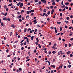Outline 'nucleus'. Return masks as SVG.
Returning <instances> with one entry per match:
<instances>
[{"label":"nucleus","instance_id":"obj_1","mask_svg":"<svg viewBox=\"0 0 73 73\" xmlns=\"http://www.w3.org/2000/svg\"><path fill=\"white\" fill-rule=\"evenodd\" d=\"M41 1L44 3V4H46V1L45 0H41Z\"/></svg>","mask_w":73,"mask_h":73},{"label":"nucleus","instance_id":"obj_2","mask_svg":"<svg viewBox=\"0 0 73 73\" xmlns=\"http://www.w3.org/2000/svg\"><path fill=\"white\" fill-rule=\"evenodd\" d=\"M11 27L13 28H15V27H16V26L14 25V24H12L11 25Z\"/></svg>","mask_w":73,"mask_h":73},{"label":"nucleus","instance_id":"obj_3","mask_svg":"<svg viewBox=\"0 0 73 73\" xmlns=\"http://www.w3.org/2000/svg\"><path fill=\"white\" fill-rule=\"evenodd\" d=\"M54 29H55V33H57V29H56V28L54 27Z\"/></svg>","mask_w":73,"mask_h":73},{"label":"nucleus","instance_id":"obj_4","mask_svg":"<svg viewBox=\"0 0 73 73\" xmlns=\"http://www.w3.org/2000/svg\"><path fill=\"white\" fill-rule=\"evenodd\" d=\"M23 6V3H21V4L20 5V7H22Z\"/></svg>","mask_w":73,"mask_h":73},{"label":"nucleus","instance_id":"obj_5","mask_svg":"<svg viewBox=\"0 0 73 73\" xmlns=\"http://www.w3.org/2000/svg\"><path fill=\"white\" fill-rule=\"evenodd\" d=\"M27 44H29V39H28V38H27Z\"/></svg>","mask_w":73,"mask_h":73},{"label":"nucleus","instance_id":"obj_6","mask_svg":"<svg viewBox=\"0 0 73 73\" xmlns=\"http://www.w3.org/2000/svg\"><path fill=\"white\" fill-rule=\"evenodd\" d=\"M20 4H21V2H19L18 4H17V5L18 6H19V5H20Z\"/></svg>","mask_w":73,"mask_h":73},{"label":"nucleus","instance_id":"obj_7","mask_svg":"<svg viewBox=\"0 0 73 73\" xmlns=\"http://www.w3.org/2000/svg\"><path fill=\"white\" fill-rule=\"evenodd\" d=\"M51 67H53V68H55V67H56L55 65H52L51 66Z\"/></svg>","mask_w":73,"mask_h":73},{"label":"nucleus","instance_id":"obj_8","mask_svg":"<svg viewBox=\"0 0 73 73\" xmlns=\"http://www.w3.org/2000/svg\"><path fill=\"white\" fill-rule=\"evenodd\" d=\"M34 37H35L34 36H32L31 37V40H33V38H34Z\"/></svg>","mask_w":73,"mask_h":73},{"label":"nucleus","instance_id":"obj_9","mask_svg":"<svg viewBox=\"0 0 73 73\" xmlns=\"http://www.w3.org/2000/svg\"><path fill=\"white\" fill-rule=\"evenodd\" d=\"M34 12V10H31L30 11H29V12H30V13H31L32 12Z\"/></svg>","mask_w":73,"mask_h":73},{"label":"nucleus","instance_id":"obj_10","mask_svg":"<svg viewBox=\"0 0 73 73\" xmlns=\"http://www.w3.org/2000/svg\"><path fill=\"white\" fill-rule=\"evenodd\" d=\"M3 20H7V18H6V17L3 18Z\"/></svg>","mask_w":73,"mask_h":73},{"label":"nucleus","instance_id":"obj_11","mask_svg":"<svg viewBox=\"0 0 73 73\" xmlns=\"http://www.w3.org/2000/svg\"><path fill=\"white\" fill-rule=\"evenodd\" d=\"M70 51H68L67 52V54H70Z\"/></svg>","mask_w":73,"mask_h":73},{"label":"nucleus","instance_id":"obj_12","mask_svg":"<svg viewBox=\"0 0 73 73\" xmlns=\"http://www.w3.org/2000/svg\"><path fill=\"white\" fill-rule=\"evenodd\" d=\"M52 5H55V4H56V3L55 2H53L52 3Z\"/></svg>","mask_w":73,"mask_h":73},{"label":"nucleus","instance_id":"obj_13","mask_svg":"<svg viewBox=\"0 0 73 73\" xmlns=\"http://www.w3.org/2000/svg\"><path fill=\"white\" fill-rule=\"evenodd\" d=\"M12 5V3H11L9 5H8V7H10V6H11Z\"/></svg>","mask_w":73,"mask_h":73},{"label":"nucleus","instance_id":"obj_14","mask_svg":"<svg viewBox=\"0 0 73 73\" xmlns=\"http://www.w3.org/2000/svg\"><path fill=\"white\" fill-rule=\"evenodd\" d=\"M65 5H69V3L67 2L65 3Z\"/></svg>","mask_w":73,"mask_h":73},{"label":"nucleus","instance_id":"obj_15","mask_svg":"<svg viewBox=\"0 0 73 73\" xmlns=\"http://www.w3.org/2000/svg\"><path fill=\"white\" fill-rule=\"evenodd\" d=\"M36 40L37 42H38V41H39V40H38V38H36Z\"/></svg>","mask_w":73,"mask_h":73},{"label":"nucleus","instance_id":"obj_16","mask_svg":"<svg viewBox=\"0 0 73 73\" xmlns=\"http://www.w3.org/2000/svg\"><path fill=\"white\" fill-rule=\"evenodd\" d=\"M29 60H30V59H28L26 60V62H27V61H29Z\"/></svg>","mask_w":73,"mask_h":73},{"label":"nucleus","instance_id":"obj_17","mask_svg":"<svg viewBox=\"0 0 73 73\" xmlns=\"http://www.w3.org/2000/svg\"><path fill=\"white\" fill-rule=\"evenodd\" d=\"M52 53L53 54H55L56 53V51H53L52 52Z\"/></svg>","mask_w":73,"mask_h":73},{"label":"nucleus","instance_id":"obj_18","mask_svg":"<svg viewBox=\"0 0 73 73\" xmlns=\"http://www.w3.org/2000/svg\"><path fill=\"white\" fill-rule=\"evenodd\" d=\"M19 71H21L22 70V69L21 68H19Z\"/></svg>","mask_w":73,"mask_h":73},{"label":"nucleus","instance_id":"obj_19","mask_svg":"<svg viewBox=\"0 0 73 73\" xmlns=\"http://www.w3.org/2000/svg\"><path fill=\"white\" fill-rule=\"evenodd\" d=\"M38 46L40 48H41V46L40 45V44H38Z\"/></svg>","mask_w":73,"mask_h":73},{"label":"nucleus","instance_id":"obj_20","mask_svg":"<svg viewBox=\"0 0 73 73\" xmlns=\"http://www.w3.org/2000/svg\"><path fill=\"white\" fill-rule=\"evenodd\" d=\"M24 40H25V39H23V40H22L20 42V43H21L22 42H23V41H24Z\"/></svg>","mask_w":73,"mask_h":73},{"label":"nucleus","instance_id":"obj_21","mask_svg":"<svg viewBox=\"0 0 73 73\" xmlns=\"http://www.w3.org/2000/svg\"><path fill=\"white\" fill-rule=\"evenodd\" d=\"M31 29H30V28H29V29H28L27 31L28 32H29V31H31Z\"/></svg>","mask_w":73,"mask_h":73},{"label":"nucleus","instance_id":"obj_22","mask_svg":"<svg viewBox=\"0 0 73 73\" xmlns=\"http://www.w3.org/2000/svg\"><path fill=\"white\" fill-rule=\"evenodd\" d=\"M62 13H60V16H61V17L62 16Z\"/></svg>","mask_w":73,"mask_h":73},{"label":"nucleus","instance_id":"obj_23","mask_svg":"<svg viewBox=\"0 0 73 73\" xmlns=\"http://www.w3.org/2000/svg\"><path fill=\"white\" fill-rule=\"evenodd\" d=\"M65 23H66V24H68V21H64Z\"/></svg>","mask_w":73,"mask_h":73},{"label":"nucleus","instance_id":"obj_24","mask_svg":"<svg viewBox=\"0 0 73 73\" xmlns=\"http://www.w3.org/2000/svg\"><path fill=\"white\" fill-rule=\"evenodd\" d=\"M1 26H3V25H4V24H3V23H1Z\"/></svg>","mask_w":73,"mask_h":73},{"label":"nucleus","instance_id":"obj_25","mask_svg":"<svg viewBox=\"0 0 73 73\" xmlns=\"http://www.w3.org/2000/svg\"><path fill=\"white\" fill-rule=\"evenodd\" d=\"M18 17L19 18V19H20L21 17V15H20L19 16H18Z\"/></svg>","mask_w":73,"mask_h":73},{"label":"nucleus","instance_id":"obj_26","mask_svg":"<svg viewBox=\"0 0 73 73\" xmlns=\"http://www.w3.org/2000/svg\"><path fill=\"white\" fill-rule=\"evenodd\" d=\"M28 54L29 55V56H31V54L30 53V51L29 52H28Z\"/></svg>","mask_w":73,"mask_h":73},{"label":"nucleus","instance_id":"obj_27","mask_svg":"<svg viewBox=\"0 0 73 73\" xmlns=\"http://www.w3.org/2000/svg\"><path fill=\"white\" fill-rule=\"evenodd\" d=\"M61 22H57V24H61Z\"/></svg>","mask_w":73,"mask_h":73},{"label":"nucleus","instance_id":"obj_28","mask_svg":"<svg viewBox=\"0 0 73 73\" xmlns=\"http://www.w3.org/2000/svg\"><path fill=\"white\" fill-rule=\"evenodd\" d=\"M66 19H67V20H69V17H66Z\"/></svg>","mask_w":73,"mask_h":73},{"label":"nucleus","instance_id":"obj_29","mask_svg":"<svg viewBox=\"0 0 73 73\" xmlns=\"http://www.w3.org/2000/svg\"><path fill=\"white\" fill-rule=\"evenodd\" d=\"M24 31L25 32H27V29H25L24 30Z\"/></svg>","mask_w":73,"mask_h":73},{"label":"nucleus","instance_id":"obj_30","mask_svg":"<svg viewBox=\"0 0 73 73\" xmlns=\"http://www.w3.org/2000/svg\"><path fill=\"white\" fill-rule=\"evenodd\" d=\"M61 4L62 5H64V3H63V1H62Z\"/></svg>","mask_w":73,"mask_h":73},{"label":"nucleus","instance_id":"obj_31","mask_svg":"<svg viewBox=\"0 0 73 73\" xmlns=\"http://www.w3.org/2000/svg\"><path fill=\"white\" fill-rule=\"evenodd\" d=\"M62 28H60V31H62Z\"/></svg>","mask_w":73,"mask_h":73},{"label":"nucleus","instance_id":"obj_32","mask_svg":"<svg viewBox=\"0 0 73 73\" xmlns=\"http://www.w3.org/2000/svg\"><path fill=\"white\" fill-rule=\"evenodd\" d=\"M9 1V3H12V0H10Z\"/></svg>","mask_w":73,"mask_h":73},{"label":"nucleus","instance_id":"obj_33","mask_svg":"<svg viewBox=\"0 0 73 73\" xmlns=\"http://www.w3.org/2000/svg\"><path fill=\"white\" fill-rule=\"evenodd\" d=\"M72 27H69V29H72Z\"/></svg>","mask_w":73,"mask_h":73},{"label":"nucleus","instance_id":"obj_34","mask_svg":"<svg viewBox=\"0 0 73 73\" xmlns=\"http://www.w3.org/2000/svg\"><path fill=\"white\" fill-rule=\"evenodd\" d=\"M27 15H28V14H29V12L28 11H27Z\"/></svg>","mask_w":73,"mask_h":73},{"label":"nucleus","instance_id":"obj_35","mask_svg":"<svg viewBox=\"0 0 73 73\" xmlns=\"http://www.w3.org/2000/svg\"><path fill=\"white\" fill-rule=\"evenodd\" d=\"M67 46H68V44H65V47H66Z\"/></svg>","mask_w":73,"mask_h":73},{"label":"nucleus","instance_id":"obj_36","mask_svg":"<svg viewBox=\"0 0 73 73\" xmlns=\"http://www.w3.org/2000/svg\"><path fill=\"white\" fill-rule=\"evenodd\" d=\"M50 8L51 9H53V7L52 6H50Z\"/></svg>","mask_w":73,"mask_h":73},{"label":"nucleus","instance_id":"obj_37","mask_svg":"<svg viewBox=\"0 0 73 73\" xmlns=\"http://www.w3.org/2000/svg\"><path fill=\"white\" fill-rule=\"evenodd\" d=\"M16 59V57H15L13 58V59L14 60H15Z\"/></svg>","mask_w":73,"mask_h":73},{"label":"nucleus","instance_id":"obj_38","mask_svg":"<svg viewBox=\"0 0 73 73\" xmlns=\"http://www.w3.org/2000/svg\"><path fill=\"white\" fill-rule=\"evenodd\" d=\"M4 15H5V16H6L7 15V13H6Z\"/></svg>","mask_w":73,"mask_h":73},{"label":"nucleus","instance_id":"obj_39","mask_svg":"<svg viewBox=\"0 0 73 73\" xmlns=\"http://www.w3.org/2000/svg\"><path fill=\"white\" fill-rule=\"evenodd\" d=\"M23 44L24 45H27V43H26V42H25Z\"/></svg>","mask_w":73,"mask_h":73},{"label":"nucleus","instance_id":"obj_40","mask_svg":"<svg viewBox=\"0 0 73 73\" xmlns=\"http://www.w3.org/2000/svg\"><path fill=\"white\" fill-rule=\"evenodd\" d=\"M15 11H17L18 10V9H17V7H16L15 9Z\"/></svg>","mask_w":73,"mask_h":73},{"label":"nucleus","instance_id":"obj_41","mask_svg":"<svg viewBox=\"0 0 73 73\" xmlns=\"http://www.w3.org/2000/svg\"><path fill=\"white\" fill-rule=\"evenodd\" d=\"M50 14V11H48L47 13V15H49Z\"/></svg>","mask_w":73,"mask_h":73},{"label":"nucleus","instance_id":"obj_42","mask_svg":"<svg viewBox=\"0 0 73 73\" xmlns=\"http://www.w3.org/2000/svg\"><path fill=\"white\" fill-rule=\"evenodd\" d=\"M54 12V9H52L51 11V12Z\"/></svg>","mask_w":73,"mask_h":73},{"label":"nucleus","instance_id":"obj_43","mask_svg":"<svg viewBox=\"0 0 73 73\" xmlns=\"http://www.w3.org/2000/svg\"><path fill=\"white\" fill-rule=\"evenodd\" d=\"M37 2H38V0H35V2L37 3Z\"/></svg>","mask_w":73,"mask_h":73},{"label":"nucleus","instance_id":"obj_44","mask_svg":"<svg viewBox=\"0 0 73 73\" xmlns=\"http://www.w3.org/2000/svg\"><path fill=\"white\" fill-rule=\"evenodd\" d=\"M62 66H60L59 67V68H61H61H62Z\"/></svg>","mask_w":73,"mask_h":73},{"label":"nucleus","instance_id":"obj_45","mask_svg":"<svg viewBox=\"0 0 73 73\" xmlns=\"http://www.w3.org/2000/svg\"><path fill=\"white\" fill-rule=\"evenodd\" d=\"M10 56H11V55H7V57H10Z\"/></svg>","mask_w":73,"mask_h":73},{"label":"nucleus","instance_id":"obj_46","mask_svg":"<svg viewBox=\"0 0 73 73\" xmlns=\"http://www.w3.org/2000/svg\"><path fill=\"white\" fill-rule=\"evenodd\" d=\"M21 50H24V48L23 47H22L21 48Z\"/></svg>","mask_w":73,"mask_h":73},{"label":"nucleus","instance_id":"obj_47","mask_svg":"<svg viewBox=\"0 0 73 73\" xmlns=\"http://www.w3.org/2000/svg\"><path fill=\"white\" fill-rule=\"evenodd\" d=\"M69 11H71L72 10V8H71V7H69Z\"/></svg>","mask_w":73,"mask_h":73},{"label":"nucleus","instance_id":"obj_48","mask_svg":"<svg viewBox=\"0 0 73 73\" xmlns=\"http://www.w3.org/2000/svg\"><path fill=\"white\" fill-rule=\"evenodd\" d=\"M19 21H20V22H21V21H22V20H21V19H19Z\"/></svg>","mask_w":73,"mask_h":73},{"label":"nucleus","instance_id":"obj_49","mask_svg":"<svg viewBox=\"0 0 73 73\" xmlns=\"http://www.w3.org/2000/svg\"><path fill=\"white\" fill-rule=\"evenodd\" d=\"M69 47H70V46H71V44L70 43L69 44Z\"/></svg>","mask_w":73,"mask_h":73},{"label":"nucleus","instance_id":"obj_50","mask_svg":"<svg viewBox=\"0 0 73 73\" xmlns=\"http://www.w3.org/2000/svg\"><path fill=\"white\" fill-rule=\"evenodd\" d=\"M65 8L66 9H68V7L66 6V7Z\"/></svg>","mask_w":73,"mask_h":73},{"label":"nucleus","instance_id":"obj_51","mask_svg":"<svg viewBox=\"0 0 73 73\" xmlns=\"http://www.w3.org/2000/svg\"><path fill=\"white\" fill-rule=\"evenodd\" d=\"M73 16L71 15L70 16V18H71V19H72V18H73Z\"/></svg>","mask_w":73,"mask_h":73},{"label":"nucleus","instance_id":"obj_52","mask_svg":"<svg viewBox=\"0 0 73 73\" xmlns=\"http://www.w3.org/2000/svg\"><path fill=\"white\" fill-rule=\"evenodd\" d=\"M60 33L57 34L56 35V36H59V35H60Z\"/></svg>","mask_w":73,"mask_h":73},{"label":"nucleus","instance_id":"obj_53","mask_svg":"<svg viewBox=\"0 0 73 73\" xmlns=\"http://www.w3.org/2000/svg\"><path fill=\"white\" fill-rule=\"evenodd\" d=\"M31 37V35H29L28 36V37Z\"/></svg>","mask_w":73,"mask_h":73},{"label":"nucleus","instance_id":"obj_54","mask_svg":"<svg viewBox=\"0 0 73 73\" xmlns=\"http://www.w3.org/2000/svg\"><path fill=\"white\" fill-rule=\"evenodd\" d=\"M36 21H37V20L36 19H35L34 20L33 22H36Z\"/></svg>","mask_w":73,"mask_h":73},{"label":"nucleus","instance_id":"obj_55","mask_svg":"<svg viewBox=\"0 0 73 73\" xmlns=\"http://www.w3.org/2000/svg\"><path fill=\"white\" fill-rule=\"evenodd\" d=\"M58 40H59V41H60L61 40V38L60 37L59 38Z\"/></svg>","mask_w":73,"mask_h":73},{"label":"nucleus","instance_id":"obj_56","mask_svg":"<svg viewBox=\"0 0 73 73\" xmlns=\"http://www.w3.org/2000/svg\"><path fill=\"white\" fill-rule=\"evenodd\" d=\"M24 39H27V38H27V37H24Z\"/></svg>","mask_w":73,"mask_h":73},{"label":"nucleus","instance_id":"obj_57","mask_svg":"<svg viewBox=\"0 0 73 73\" xmlns=\"http://www.w3.org/2000/svg\"><path fill=\"white\" fill-rule=\"evenodd\" d=\"M70 67H71V65L70 64L68 65V68H70Z\"/></svg>","mask_w":73,"mask_h":73},{"label":"nucleus","instance_id":"obj_58","mask_svg":"<svg viewBox=\"0 0 73 73\" xmlns=\"http://www.w3.org/2000/svg\"><path fill=\"white\" fill-rule=\"evenodd\" d=\"M45 16H46V17H47L48 16V15L46 13L45 14Z\"/></svg>","mask_w":73,"mask_h":73},{"label":"nucleus","instance_id":"obj_59","mask_svg":"<svg viewBox=\"0 0 73 73\" xmlns=\"http://www.w3.org/2000/svg\"><path fill=\"white\" fill-rule=\"evenodd\" d=\"M9 52V50H6V52L7 53H8V52Z\"/></svg>","mask_w":73,"mask_h":73},{"label":"nucleus","instance_id":"obj_60","mask_svg":"<svg viewBox=\"0 0 73 73\" xmlns=\"http://www.w3.org/2000/svg\"><path fill=\"white\" fill-rule=\"evenodd\" d=\"M70 57H72L73 56V55L72 54H70Z\"/></svg>","mask_w":73,"mask_h":73},{"label":"nucleus","instance_id":"obj_61","mask_svg":"<svg viewBox=\"0 0 73 73\" xmlns=\"http://www.w3.org/2000/svg\"><path fill=\"white\" fill-rule=\"evenodd\" d=\"M26 19H27V18H29V16H27L26 17Z\"/></svg>","mask_w":73,"mask_h":73},{"label":"nucleus","instance_id":"obj_62","mask_svg":"<svg viewBox=\"0 0 73 73\" xmlns=\"http://www.w3.org/2000/svg\"><path fill=\"white\" fill-rule=\"evenodd\" d=\"M56 45H57V44H56V43H55L54 44V46H56Z\"/></svg>","mask_w":73,"mask_h":73},{"label":"nucleus","instance_id":"obj_63","mask_svg":"<svg viewBox=\"0 0 73 73\" xmlns=\"http://www.w3.org/2000/svg\"><path fill=\"white\" fill-rule=\"evenodd\" d=\"M70 40L71 41H72V40H73V38H72L70 39Z\"/></svg>","mask_w":73,"mask_h":73},{"label":"nucleus","instance_id":"obj_64","mask_svg":"<svg viewBox=\"0 0 73 73\" xmlns=\"http://www.w3.org/2000/svg\"><path fill=\"white\" fill-rule=\"evenodd\" d=\"M13 55H15V52L14 51L13 53Z\"/></svg>","mask_w":73,"mask_h":73}]
</instances>
